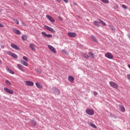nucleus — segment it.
<instances>
[{"mask_svg":"<svg viewBox=\"0 0 130 130\" xmlns=\"http://www.w3.org/2000/svg\"><path fill=\"white\" fill-rule=\"evenodd\" d=\"M110 86L112 87V88H114V89H117L118 88V84L114 82L111 81L109 82Z\"/></svg>","mask_w":130,"mask_h":130,"instance_id":"nucleus-1","label":"nucleus"},{"mask_svg":"<svg viewBox=\"0 0 130 130\" xmlns=\"http://www.w3.org/2000/svg\"><path fill=\"white\" fill-rule=\"evenodd\" d=\"M44 28L45 29H46V30H48V31L51 32L52 33H55V30L50 26H48L47 25H44Z\"/></svg>","mask_w":130,"mask_h":130,"instance_id":"nucleus-2","label":"nucleus"},{"mask_svg":"<svg viewBox=\"0 0 130 130\" xmlns=\"http://www.w3.org/2000/svg\"><path fill=\"white\" fill-rule=\"evenodd\" d=\"M85 112L87 114H88V115H93L94 114V110L92 109H87L85 110Z\"/></svg>","mask_w":130,"mask_h":130,"instance_id":"nucleus-3","label":"nucleus"},{"mask_svg":"<svg viewBox=\"0 0 130 130\" xmlns=\"http://www.w3.org/2000/svg\"><path fill=\"white\" fill-rule=\"evenodd\" d=\"M48 47L49 49H50V50L51 51V52H53V53H56V50H55V48H54L53 46L49 45Z\"/></svg>","mask_w":130,"mask_h":130,"instance_id":"nucleus-4","label":"nucleus"},{"mask_svg":"<svg viewBox=\"0 0 130 130\" xmlns=\"http://www.w3.org/2000/svg\"><path fill=\"white\" fill-rule=\"evenodd\" d=\"M17 67L18 68V70H20V71H21V72H25V69H24V68L25 67H24V66H23V65L21 64H17Z\"/></svg>","mask_w":130,"mask_h":130,"instance_id":"nucleus-5","label":"nucleus"},{"mask_svg":"<svg viewBox=\"0 0 130 130\" xmlns=\"http://www.w3.org/2000/svg\"><path fill=\"white\" fill-rule=\"evenodd\" d=\"M105 56L107 58H109V59H112L113 58V55L111 53L108 52L105 54Z\"/></svg>","mask_w":130,"mask_h":130,"instance_id":"nucleus-6","label":"nucleus"},{"mask_svg":"<svg viewBox=\"0 0 130 130\" xmlns=\"http://www.w3.org/2000/svg\"><path fill=\"white\" fill-rule=\"evenodd\" d=\"M46 17L52 23H54V22H55V20H54V19H53V18H52V17H51L50 15H46Z\"/></svg>","mask_w":130,"mask_h":130,"instance_id":"nucleus-7","label":"nucleus"},{"mask_svg":"<svg viewBox=\"0 0 130 130\" xmlns=\"http://www.w3.org/2000/svg\"><path fill=\"white\" fill-rule=\"evenodd\" d=\"M4 91L9 94H14V91L7 87L4 88Z\"/></svg>","mask_w":130,"mask_h":130,"instance_id":"nucleus-8","label":"nucleus"},{"mask_svg":"<svg viewBox=\"0 0 130 130\" xmlns=\"http://www.w3.org/2000/svg\"><path fill=\"white\" fill-rule=\"evenodd\" d=\"M53 91L54 92V93H56L57 95H60V90H59L58 88L56 87H53Z\"/></svg>","mask_w":130,"mask_h":130,"instance_id":"nucleus-9","label":"nucleus"},{"mask_svg":"<svg viewBox=\"0 0 130 130\" xmlns=\"http://www.w3.org/2000/svg\"><path fill=\"white\" fill-rule=\"evenodd\" d=\"M68 36H69V37H76V36H77V34L74 32H69L68 33Z\"/></svg>","mask_w":130,"mask_h":130,"instance_id":"nucleus-10","label":"nucleus"},{"mask_svg":"<svg viewBox=\"0 0 130 130\" xmlns=\"http://www.w3.org/2000/svg\"><path fill=\"white\" fill-rule=\"evenodd\" d=\"M11 46L13 48V49H16V50H19L20 47H19L17 45L14 44H11Z\"/></svg>","mask_w":130,"mask_h":130,"instance_id":"nucleus-11","label":"nucleus"},{"mask_svg":"<svg viewBox=\"0 0 130 130\" xmlns=\"http://www.w3.org/2000/svg\"><path fill=\"white\" fill-rule=\"evenodd\" d=\"M90 38L94 41V42H95L96 43H98V40H97V38L95 37V36L93 35L90 36Z\"/></svg>","mask_w":130,"mask_h":130,"instance_id":"nucleus-12","label":"nucleus"},{"mask_svg":"<svg viewBox=\"0 0 130 130\" xmlns=\"http://www.w3.org/2000/svg\"><path fill=\"white\" fill-rule=\"evenodd\" d=\"M6 71L9 72L10 74H12V75H15V72L13 71V70H11V69L9 68V67H6Z\"/></svg>","mask_w":130,"mask_h":130,"instance_id":"nucleus-13","label":"nucleus"},{"mask_svg":"<svg viewBox=\"0 0 130 130\" xmlns=\"http://www.w3.org/2000/svg\"><path fill=\"white\" fill-rule=\"evenodd\" d=\"M25 83L27 86H34V83L32 81H26Z\"/></svg>","mask_w":130,"mask_h":130,"instance_id":"nucleus-14","label":"nucleus"},{"mask_svg":"<svg viewBox=\"0 0 130 130\" xmlns=\"http://www.w3.org/2000/svg\"><path fill=\"white\" fill-rule=\"evenodd\" d=\"M30 124L32 125V126H36V125L37 124V123L36 122V121L34 120H30L29 122Z\"/></svg>","mask_w":130,"mask_h":130,"instance_id":"nucleus-15","label":"nucleus"},{"mask_svg":"<svg viewBox=\"0 0 130 130\" xmlns=\"http://www.w3.org/2000/svg\"><path fill=\"white\" fill-rule=\"evenodd\" d=\"M68 79H69V82L73 83V82H74V80H75V78H74V77H73L72 76H69L68 77Z\"/></svg>","mask_w":130,"mask_h":130,"instance_id":"nucleus-16","label":"nucleus"},{"mask_svg":"<svg viewBox=\"0 0 130 130\" xmlns=\"http://www.w3.org/2000/svg\"><path fill=\"white\" fill-rule=\"evenodd\" d=\"M120 107V111L121 112H124L125 111V108L123 106H119Z\"/></svg>","mask_w":130,"mask_h":130,"instance_id":"nucleus-17","label":"nucleus"},{"mask_svg":"<svg viewBox=\"0 0 130 130\" xmlns=\"http://www.w3.org/2000/svg\"><path fill=\"white\" fill-rule=\"evenodd\" d=\"M93 24L95 26H96V27H100V22L96 21H94L93 22Z\"/></svg>","mask_w":130,"mask_h":130,"instance_id":"nucleus-18","label":"nucleus"},{"mask_svg":"<svg viewBox=\"0 0 130 130\" xmlns=\"http://www.w3.org/2000/svg\"><path fill=\"white\" fill-rule=\"evenodd\" d=\"M29 47H30V48H31V49H32L34 51L36 50L35 49V45L34 44H30L29 45Z\"/></svg>","mask_w":130,"mask_h":130,"instance_id":"nucleus-19","label":"nucleus"},{"mask_svg":"<svg viewBox=\"0 0 130 130\" xmlns=\"http://www.w3.org/2000/svg\"><path fill=\"white\" fill-rule=\"evenodd\" d=\"M36 86H37V87H38L39 89H42V85L39 82L36 83Z\"/></svg>","mask_w":130,"mask_h":130,"instance_id":"nucleus-20","label":"nucleus"},{"mask_svg":"<svg viewBox=\"0 0 130 130\" xmlns=\"http://www.w3.org/2000/svg\"><path fill=\"white\" fill-rule=\"evenodd\" d=\"M88 54L91 57V58L92 59L95 58V55L94 54V53H93V52H88Z\"/></svg>","mask_w":130,"mask_h":130,"instance_id":"nucleus-21","label":"nucleus"},{"mask_svg":"<svg viewBox=\"0 0 130 130\" xmlns=\"http://www.w3.org/2000/svg\"><path fill=\"white\" fill-rule=\"evenodd\" d=\"M20 63L23 64V66H25V67H28V63L22 60Z\"/></svg>","mask_w":130,"mask_h":130,"instance_id":"nucleus-22","label":"nucleus"},{"mask_svg":"<svg viewBox=\"0 0 130 130\" xmlns=\"http://www.w3.org/2000/svg\"><path fill=\"white\" fill-rule=\"evenodd\" d=\"M21 39L22 40H23V41H26V40H27V36L26 35H23L22 37H21Z\"/></svg>","mask_w":130,"mask_h":130,"instance_id":"nucleus-23","label":"nucleus"},{"mask_svg":"<svg viewBox=\"0 0 130 130\" xmlns=\"http://www.w3.org/2000/svg\"><path fill=\"white\" fill-rule=\"evenodd\" d=\"M5 83L7 86H12V83H11V82L8 80L5 81Z\"/></svg>","mask_w":130,"mask_h":130,"instance_id":"nucleus-24","label":"nucleus"},{"mask_svg":"<svg viewBox=\"0 0 130 130\" xmlns=\"http://www.w3.org/2000/svg\"><path fill=\"white\" fill-rule=\"evenodd\" d=\"M42 37H43V38H46V37L47 36V34H46V32H45V31H43V32H42Z\"/></svg>","mask_w":130,"mask_h":130,"instance_id":"nucleus-25","label":"nucleus"},{"mask_svg":"<svg viewBox=\"0 0 130 130\" xmlns=\"http://www.w3.org/2000/svg\"><path fill=\"white\" fill-rule=\"evenodd\" d=\"M14 32H15V33L17 34V35H21V31H20V30H19L18 29H15Z\"/></svg>","mask_w":130,"mask_h":130,"instance_id":"nucleus-26","label":"nucleus"},{"mask_svg":"<svg viewBox=\"0 0 130 130\" xmlns=\"http://www.w3.org/2000/svg\"><path fill=\"white\" fill-rule=\"evenodd\" d=\"M99 22H100L101 23V24H102L103 26H106V23H105V22L103 21L102 20L99 19Z\"/></svg>","mask_w":130,"mask_h":130,"instance_id":"nucleus-27","label":"nucleus"},{"mask_svg":"<svg viewBox=\"0 0 130 130\" xmlns=\"http://www.w3.org/2000/svg\"><path fill=\"white\" fill-rule=\"evenodd\" d=\"M103 3H104V4H109V1L108 0H100Z\"/></svg>","mask_w":130,"mask_h":130,"instance_id":"nucleus-28","label":"nucleus"},{"mask_svg":"<svg viewBox=\"0 0 130 130\" xmlns=\"http://www.w3.org/2000/svg\"><path fill=\"white\" fill-rule=\"evenodd\" d=\"M89 125H90L91 126H92V127H93L94 128H97V126L92 123H90Z\"/></svg>","mask_w":130,"mask_h":130,"instance_id":"nucleus-29","label":"nucleus"},{"mask_svg":"<svg viewBox=\"0 0 130 130\" xmlns=\"http://www.w3.org/2000/svg\"><path fill=\"white\" fill-rule=\"evenodd\" d=\"M11 56H12V57H14V58H18V56L14 53H12V55H11Z\"/></svg>","mask_w":130,"mask_h":130,"instance_id":"nucleus-30","label":"nucleus"},{"mask_svg":"<svg viewBox=\"0 0 130 130\" xmlns=\"http://www.w3.org/2000/svg\"><path fill=\"white\" fill-rule=\"evenodd\" d=\"M83 56L84 57H85V58H87V59L89 58V55H88V54H86V53L84 54Z\"/></svg>","mask_w":130,"mask_h":130,"instance_id":"nucleus-31","label":"nucleus"},{"mask_svg":"<svg viewBox=\"0 0 130 130\" xmlns=\"http://www.w3.org/2000/svg\"><path fill=\"white\" fill-rule=\"evenodd\" d=\"M22 58H23V59H24V60H25V61L28 62V58H27V57H26V56H23L22 57Z\"/></svg>","mask_w":130,"mask_h":130,"instance_id":"nucleus-32","label":"nucleus"},{"mask_svg":"<svg viewBox=\"0 0 130 130\" xmlns=\"http://www.w3.org/2000/svg\"><path fill=\"white\" fill-rule=\"evenodd\" d=\"M110 28L111 30H112V31H115V28H114V26L111 25L110 26Z\"/></svg>","mask_w":130,"mask_h":130,"instance_id":"nucleus-33","label":"nucleus"},{"mask_svg":"<svg viewBox=\"0 0 130 130\" xmlns=\"http://www.w3.org/2000/svg\"><path fill=\"white\" fill-rule=\"evenodd\" d=\"M13 21L17 24V25H19V20L17 19H13Z\"/></svg>","mask_w":130,"mask_h":130,"instance_id":"nucleus-34","label":"nucleus"},{"mask_svg":"<svg viewBox=\"0 0 130 130\" xmlns=\"http://www.w3.org/2000/svg\"><path fill=\"white\" fill-rule=\"evenodd\" d=\"M13 53L11 52V51H8L7 52V54H8V55H11V56H12Z\"/></svg>","mask_w":130,"mask_h":130,"instance_id":"nucleus-35","label":"nucleus"},{"mask_svg":"<svg viewBox=\"0 0 130 130\" xmlns=\"http://www.w3.org/2000/svg\"><path fill=\"white\" fill-rule=\"evenodd\" d=\"M47 38H51L52 37V35L50 34H47Z\"/></svg>","mask_w":130,"mask_h":130,"instance_id":"nucleus-36","label":"nucleus"},{"mask_svg":"<svg viewBox=\"0 0 130 130\" xmlns=\"http://www.w3.org/2000/svg\"><path fill=\"white\" fill-rule=\"evenodd\" d=\"M122 8H123V9H125V10H127V7L125 5H122Z\"/></svg>","mask_w":130,"mask_h":130,"instance_id":"nucleus-37","label":"nucleus"},{"mask_svg":"<svg viewBox=\"0 0 130 130\" xmlns=\"http://www.w3.org/2000/svg\"><path fill=\"white\" fill-rule=\"evenodd\" d=\"M62 52H63V53H65L66 54H67V53H68V52L64 49L62 50Z\"/></svg>","mask_w":130,"mask_h":130,"instance_id":"nucleus-38","label":"nucleus"},{"mask_svg":"<svg viewBox=\"0 0 130 130\" xmlns=\"http://www.w3.org/2000/svg\"><path fill=\"white\" fill-rule=\"evenodd\" d=\"M118 8V5L115 4L114 6V9Z\"/></svg>","mask_w":130,"mask_h":130,"instance_id":"nucleus-39","label":"nucleus"},{"mask_svg":"<svg viewBox=\"0 0 130 130\" xmlns=\"http://www.w3.org/2000/svg\"><path fill=\"white\" fill-rule=\"evenodd\" d=\"M64 2L66 3V4H68L69 3V0H63Z\"/></svg>","mask_w":130,"mask_h":130,"instance_id":"nucleus-40","label":"nucleus"},{"mask_svg":"<svg viewBox=\"0 0 130 130\" xmlns=\"http://www.w3.org/2000/svg\"><path fill=\"white\" fill-rule=\"evenodd\" d=\"M0 27H1V28H3V27H5V26H4V25H3V24L0 23Z\"/></svg>","mask_w":130,"mask_h":130,"instance_id":"nucleus-41","label":"nucleus"},{"mask_svg":"<svg viewBox=\"0 0 130 130\" xmlns=\"http://www.w3.org/2000/svg\"><path fill=\"white\" fill-rule=\"evenodd\" d=\"M127 79H128V80H130V74H128L127 75Z\"/></svg>","mask_w":130,"mask_h":130,"instance_id":"nucleus-42","label":"nucleus"},{"mask_svg":"<svg viewBox=\"0 0 130 130\" xmlns=\"http://www.w3.org/2000/svg\"><path fill=\"white\" fill-rule=\"evenodd\" d=\"M93 94L95 96H96V95H98V93L96 91H94Z\"/></svg>","mask_w":130,"mask_h":130,"instance_id":"nucleus-43","label":"nucleus"},{"mask_svg":"<svg viewBox=\"0 0 130 130\" xmlns=\"http://www.w3.org/2000/svg\"><path fill=\"white\" fill-rule=\"evenodd\" d=\"M56 2H57V3H60V0H56Z\"/></svg>","mask_w":130,"mask_h":130,"instance_id":"nucleus-44","label":"nucleus"},{"mask_svg":"<svg viewBox=\"0 0 130 130\" xmlns=\"http://www.w3.org/2000/svg\"><path fill=\"white\" fill-rule=\"evenodd\" d=\"M1 48H5V46H4V45H2V46H1Z\"/></svg>","mask_w":130,"mask_h":130,"instance_id":"nucleus-45","label":"nucleus"},{"mask_svg":"<svg viewBox=\"0 0 130 130\" xmlns=\"http://www.w3.org/2000/svg\"><path fill=\"white\" fill-rule=\"evenodd\" d=\"M2 63H3V62H2V60L0 59V64H2Z\"/></svg>","mask_w":130,"mask_h":130,"instance_id":"nucleus-46","label":"nucleus"},{"mask_svg":"<svg viewBox=\"0 0 130 130\" xmlns=\"http://www.w3.org/2000/svg\"><path fill=\"white\" fill-rule=\"evenodd\" d=\"M59 19H61V20L62 19V18L61 17H59Z\"/></svg>","mask_w":130,"mask_h":130,"instance_id":"nucleus-47","label":"nucleus"}]
</instances>
